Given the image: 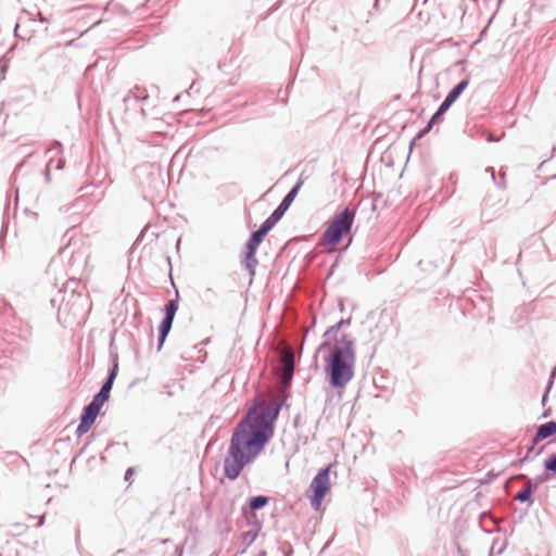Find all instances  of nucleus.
<instances>
[{"instance_id":"1","label":"nucleus","mask_w":556,"mask_h":556,"mask_svg":"<svg viewBox=\"0 0 556 556\" xmlns=\"http://www.w3.org/2000/svg\"><path fill=\"white\" fill-rule=\"evenodd\" d=\"M276 400L258 399L247 417L237 426L224 460L226 477L236 479L243 467L264 448L274 433V421L279 414Z\"/></svg>"},{"instance_id":"2","label":"nucleus","mask_w":556,"mask_h":556,"mask_svg":"<svg viewBox=\"0 0 556 556\" xmlns=\"http://www.w3.org/2000/svg\"><path fill=\"white\" fill-rule=\"evenodd\" d=\"M355 355L350 341L337 345L330 357V381L338 388L344 387L354 375Z\"/></svg>"},{"instance_id":"3","label":"nucleus","mask_w":556,"mask_h":556,"mask_svg":"<svg viewBox=\"0 0 556 556\" xmlns=\"http://www.w3.org/2000/svg\"><path fill=\"white\" fill-rule=\"evenodd\" d=\"M354 217V211L349 208L334 215L323 235V244L328 251H333L340 243L342 237L350 232Z\"/></svg>"},{"instance_id":"4","label":"nucleus","mask_w":556,"mask_h":556,"mask_svg":"<svg viewBox=\"0 0 556 556\" xmlns=\"http://www.w3.org/2000/svg\"><path fill=\"white\" fill-rule=\"evenodd\" d=\"M330 468L328 466L321 469L312 480L308 488V498L311 501V505L315 510H319L321 507V503L326 494L330 491Z\"/></svg>"},{"instance_id":"5","label":"nucleus","mask_w":556,"mask_h":556,"mask_svg":"<svg viewBox=\"0 0 556 556\" xmlns=\"http://www.w3.org/2000/svg\"><path fill=\"white\" fill-rule=\"evenodd\" d=\"M265 237L266 235L258 229L257 231L252 233L251 238L247 243L245 266L251 274L254 273V267L257 263L255 258L256 250Z\"/></svg>"},{"instance_id":"6","label":"nucleus","mask_w":556,"mask_h":556,"mask_svg":"<svg viewBox=\"0 0 556 556\" xmlns=\"http://www.w3.org/2000/svg\"><path fill=\"white\" fill-rule=\"evenodd\" d=\"M178 309V304L176 300H172L165 306V317L160 325V346L164 343L175 317V314Z\"/></svg>"},{"instance_id":"7","label":"nucleus","mask_w":556,"mask_h":556,"mask_svg":"<svg viewBox=\"0 0 556 556\" xmlns=\"http://www.w3.org/2000/svg\"><path fill=\"white\" fill-rule=\"evenodd\" d=\"M100 409L101 408L97 406L96 403H90L87 407H85L84 413L80 417V424L76 429V433L78 435H83L89 431L97 416L99 415Z\"/></svg>"},{"instance_id":"8","label":"nucleus","mask_w":556,"mask_h":556,"mask_svg":"<svg viewBox=\"0 0 556 556\" xmlns=\"http://www.w3.org/2000/svg\"><path fill=\"white\" fill-rule=\"evenodd\" d=\"M556 433V421L551 420L545 424H542L538 427L536 433L532 439V445L538 444L539 442L554 435ZM533 452V446H531L526 454L523 460L528 459L530 454Z\"/></svg>"},{"instance_id":"9","label":"nucleus","mask_w":556,"mask_h":556,"mask_svg":"<svg viewBox=\"0 0 556 556\" xmlns=\"http://www.w3.org/2000/svg\"><path fill=\"white\" fill-rule=\"evenodd\" d=\"M282 364L281 381L288 384L293 376L294 369V355L290 349H285L280 357Z\"/></svg>"},{"instance_id":"10","label":"nucleus","mask_w":556,"mask_h":556,"mask_svg":"<svg viewBox=\"0 0 556 556\" xmlns=\"http://www.w3.org/2000/svg\"><path fill=\"white\" fill-rule=\"evenodd\" d=\"M116 370H117V365L114 366V368L111 371L108 380L102 386L100 392L98 394H96L93 400L91 401V403H96V405L99 406L100 408L103 406V404L110 397V392H111L112 384H113V381H114L115 376H116Z\"/></svg>"},{"instance_id":"11","label":"nucleus","mask_w":556,"mask_h":556,"mask_svg":"<svg viewBox=\"0 0 556 556\" xmlns=\"http://www.w3.org/2000/svg\"><path fill=\"white\" fill-rule=\"evenodd\" d=\"M489 174H490L491 179L493 180L495 187L498 190L497 203H501L504 200L503 195H504V190H505V187H506L505 173H501L500 180L496 179L495 173H494L493 168L489 167Z\"/></svg>"},{"instance_id":"12","label":"nucleus","mask_w":556,"mask_h":556,"mask_svg":"<svg viewBox=\"0 0 556 556\" xmlns=\"http://www.w3.org/2000/svg\"><path fill=\"white\" fill-rule=\"evenodd\" d=\"M301 187V184L298 182L290 191L289 193L285 197V199L282 200L281 204L282 206H286L287 208H289V206L291 205V203L294 201L298 192H299V189Z\"/></svg>"},{"instance_id":"13","label":"nucleus","mask_w":556,"mask_h":556,"mask_svg":"<svg viewBox=\"0 0 556 556\" xmlns=\"http://www.w3.org/2000/svg\"><path fill=\"white\" fill-rule=\"evenodd\" d=\"M442 115L443 114L441 112L437 111L434 113V115L431 117V119L429 121L427 127L420 131L419 137H422L424 135L429 132L431 130V128L433 127V125L441 119Z\"/></svg>"},{"instance_id":"14","label":"nucleus","mask_w":556,"mask_h":556,"mask_svg":"<svg viewBox=\"0 0 556 556\" xmlns=\"http://www.w3.org/2000/svg\"><path fill=\"white\" fill-rule=\"evenodd\" d=\"M268 503V498L266 496H255L250 502L251 509H258L265 506Z\"/></svg>"},{"instance_id":"15","label":"nucleus","mask_w":556,"mask_h":556,"mask_svg":"<svg viewBox=\"0 0 556 556\" xmlns=\"http://www.w3.org/2000/svg\"><path fill=\"white\" fill-rule=\"evenodd\" d=\"M505 547V543H498L497 539H492V545L489 551V556H493V554H502Z\"/></svg>"},{"instance_id":"16","label":"nucleus","mask_w":556,"mask_h":556,"mask_svg":"<svg viewBox=\"0 0 556 556\" xmlns=\"http://www.w3.org/2000/svg\"><path fill=\"white\" fill-rule=\"evenodd\" d=\"M544 468L546 471H551L556 475V454H552L547 459H545Z\"/></svg>"},{"instance_id":"17","label":"nucleus","mask_w":556,"mask_h":556,"mask_svg":"<svg viewBox=\"0 0 556 556\" xmlns=\"http://www.w3.org/2000/svg\"><path fill=\"white\" fill-rule=\"evenodd\" d=\"M515 500L521 503L529 502L531 504V493L529 492V489H522L521 491H519L516 494Z\"/></svg>"},{"instance_id":"18","label":"nucleus","mask_w":556,"mask_h":556,"mask_svg":"<svg viewBox=\"0 0 556 556\" xmlns=\"http://www.w3.org/2000/svg\"><path fill=\"white\" fill-rule=\"evenodd\" d=\"M277 222L271 219V216H269L260 227V230L264 232L265 235L268 233V231L275 226Z\"/></svg>"},{"instance_id":"19","label":"nucleus","mask_w":556,"mask_h":556,"mask_svg":"<svg viewBox=\"0 0 556 556\" xmlns=\"http://www.w3.org/2000/svg\"><path fill=\"white\" fill-rule=\"evenodd\" d=\"M467 83L460 81L457 86H455L451 91L450 94L454 98H458V96L463 92V90L466 88Z\"/></svg>"},{"instance_id":"20","label":"nucleus","mask_w":556,"mask_h":556,"mask_svg":"<svg viewBox=\"0 0 556 556\" xmlns=\"http://www.w3.org/2000/svg\"><path fill=\"white\" fill-rule=\"evenodd\" d=\"M287 210L288 208L286 206H282V204L280 203V205L270 215L271 219L278 222L283 216Z\"/></svg>"},{"instance_id":"21","label":"nucleus","mask_w":556,"mask_h":556,"mask_svg":"<svg viewBox=\"0 0 556 556\" xmlns=\"http://www.w3.org/2000/svg\"><path fill=\"white\" fill-rule=\"evenodd\" d=\"M451 105H452V103H451V102H448L447 100H444V101L442 102V104L440 105V108H439V110H438V111H439V112H441L442 114H444V113L448 110V108H450Z\"/></svg>"},{"instance_id":"22","label":"nucleus","mask_w":556,"mask_h":556,"mask_svg":"<svg viewBox=\"0 0 556 556\" xmlns=\"http://www.w3.org/2000/svg\"><path fill=\"white\" fill-rule=\"evenodd\" d=\"M451 105H452V103H451V102H448L447 100H444V101L442 102V104L440 105V108H439V110H438V111H439V112H441L442 114H444V113L448 110V108H450Z\"/></svg>"},{"instance_id":"23","label":"nucleus","mask_w":556,"mask_h":556,"mask_svg":"<svg viewBox=\"0 0 556 556\" xmlns=\"http://www.w3.org/2000/svg\"><path fill=\"white\" fill-rule=\"evenodd\" d=\"M451 105H452V103H451V102H448L447 100H444V101L442 102V104L440 105V108H439V110H438V111H439V112H441L442 114H444V113L448 110V108H450Z\"/></svg>"},{"instance_id":"24","label":"nucleus","mask_w":556,"mask_h":556,"mask_svg":"<svg viewBox=\"0 0 556 556\" xmlns=\"http://www.w3.org/2000/svg\"><path fill=\"white\" fill-rule=\"evenodd\" d=\"M538 484H533L531 480H528L523 486V489H529V492L532 494L533 489H535Z\"/></svg>"},{"instance_id":"25","label":"nucleus","mask_w":556,"mask_h":556,"mask_svg":"<svg viewBox=\"0 0 556 556\" xmlns=\"http://www.w3.org/2000/svg\"><path fill=\"white\" fill-rule=\"evenodd\" d=\"M445 100H447L448 102L451 103H454V101L456 100V98L452 97L450 93L447 94V97L445 98Z\"/></svg>"},{"instance_id":"26","label":"nucleus","mask_w":556,"mask_h":556,"mask_svg":"<svg viewBox=\"0 0 556 556\" xmlns=\"http://www.w3.org/2000/svg\"><path fill=\"white\" fill-rule=\"evenodd\" d=\"M488 140H489V142H490V141H495V140H497V139H496V138H494V137L489 132Z\"/></svg>"},{"instance_id":"27","label":"nucleus","mask_w":556,"mask_h":556,"mask_svg":"<svg viewBox=\"0 0 556 556\" xmlns=\"http://www.w3.org/2000/svg\"><path fill=\"white\" fill-rule=\"evenodd\" d=\"M547 401V393H545L542 397V404L544 405L545 402Z\"/></svg>"},{"instance_id":"28","label":"nucleus","mask_w":556,"mask_h":556,"mask_svg":"<svg viewBox=\"0 0 556 556\" xmlns=\"http://www.w3.org/2000/svg\"><path fill=\"white\" fill-rule=\"evenodd\" d=\"M548 444H556V440L549 441Z\"/></svg>"}]
</instances>
